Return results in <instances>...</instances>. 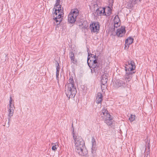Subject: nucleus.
<instances>
[{
    "label": "nucleus",
    "mask_w": 157,
    "mask_h": 157,
    "mask_svg": "<svg viewBox=\"0 0 157 157\" xmlns=\"http://www.w3.org/2000/svg\"><path fill=\"white\" fill-rule=\"evenodd\" d=\"M73 139L75 144V150L79 155H84L85 154L83 152V149L85 147V143L80 136H79L73 132Z\"/></svg>",
    "instance_id": "1"
},
{
    "label": "nucleus",
    "mask_w": 157,
    "mask_h": 157,
    "mask_svg": "<svg viewBox=\"0 0 157 157\" xmlns=\"http://www.w3.org/2000/svg\"><path fill=\"white\" fill-rule=\"evenodd\" d=\"M74 81L72 77H70L66 85L65 90V94L68 98H73L77 93Z\"/></svg>",
    "instance_id": "2"
},
{
    "label": "nucleus",
    "mask_w": 157,
    "mask_h": 157,
    "mask_svg": "<svg viewBox=\"0 0 157 157\" xmlns=\"http://www.w3.org/2000/svg\"><path fill=\"white\" fill-rule=\"evenodd\" d=\"M130 74L127 72L126 73L124 78L117 80L115 82L114 86L116 88L121 87L125 88L126 86H128L129 82L132 79V77Z\"/></svg>",
    "instance_id": "3"
},
{
    "label": "nucleus",
    "mask_w": 157,
    "mask_h": 157,
    "mask_svg": "<svg viewBox=\"0 0 157 157\" xmlns=\"http://www.w3.org/2000/svg\"><path fill=\"white\" fill-rule=\"evenodd\" d=\"M89 55L87 62L88 66L91 68V72L92 73H98L100 71V67L98 65V60L94 59L92 61L90 60H89L90 59V57L89 58Z\"/></svg>",
    "instance_id": "4"
},
{
    "label": "nucleus",
    "mask_w": 157,
    "mask_h": 157,
    "mask_svg": "<svg viewBox=\"0 0 157 157\" xmlns=\"http://www.w3.org/2000/svg\"><path fill=\"white\" fill-rule=\"evenodd\" d=\"M79 11L77 9L71 10L68 15V21L71 23H73L75 22L76 20V17L78 15Z\"/></svg>",
    "instance_id": "5"
},
{
    "label": "nucleus",
    "mask_w": 157,
    "mask_h": 157,
    "mask_svg": "<svg viewBox=\"0 0 157 157\" xmlns=\"http://www.w3.org/2000/svg\"><path fill=\"white\" fill-rule=\"evenodd\" d=\"M128 65H126L125 67L126 73L127 72L129 73V74H130L131 76L132 77V74L135 72L133 71L136 68L135 63L132 60L130 62H128Z\"/></svg>",
    "instance_id": "6"
},
{
    "label": "nucleus",
    "mask_w": 157,
    "mask_h": 157,
    "mask_svg": "<svg viewBox=\"0 0 157 157\" xmlns=\"http://www.w3.org/2000/svg\"><path fill=\"white\" fill-rule=\"evenodd\" d=\"M90 28L91 32L98 33L99 31L100 26L98 22H94L90 25Z\"/></svg>",
    "instance_id": "7"
},
{
    "label": "nucleus",
    "mask_w": 157,
    "mask_h": 157,
    "mask_svg": "<svg viewBox=\"0 0 157 157\" xmlns=\"http://www.w3.org/2000/svg\"><path fill=\"white\" fill-rule=\"evenodd\" d=\"M126 31L125 27L121 26V29H117L116 34L118 37H122L125 34Z\"/></svg>",
    "instance_id": "8"
},
{
    "label": "nucleus",
    "mask_w": 157,
    "mask_h": 157,
    "mask_svg": "<svg viewBox=\"0 0 157 157\" xmlns=\"http://www.w3.org/2000/svg\"><path fill=\"white\" fill-rule=\"evenodd\" d=\"M108 74H103L101 76V84L102 86H104L103 88H104L107 85V82L108 81Z\"/></svg>",
    "instance_id": "9"
},
{
    "label": "nucleus",
    "mask_w": 157,
    "mask_h": 157,
    "mask_svg": "<svg viewBox=\"0 0 157 157\" xmlns=\"http://www.w3.org/2000/svg\"><path fill=\"white\" fill-rule=\"evenodd\" d=\"M15 108L14 106V105H13V106H9V108L8 110V112H9L8 116L9 118V121L8 122V123H9L10 121V118L13 116V114L14 110Z\"/></svg>",
    "instance_id": "10"
},
{
    "label": "nucleus",
    "mask_w": 157,
    "mask_h": 157,
    "mask_svg": "<svg viewBox=\"0 0 157 157\" xmlns=\"http://www.w3.org/2000/svg\"><path fill=\"white\" fill-rule=\"evenodd\" d=\"M103 96L101 93H98L96 97V102L98 104L101 103L102 100Z\"/></svg>",
    "instance_id": "11"
},
{
    "label": "nucleus",
    "mask_w": 157,
    "mask_h": 157,
    "mask_svg": "<svg viewBox=\"0 0 157 157\" xmlns=\"http://www.w3.org/2000/svg\"><path fill=\"white\" fill-rule=\"evenodd\" d=\"M103 120H104L105 122L107 125L109 126L112 125V117L111 116L109 117V118H105V119H104Z\"/></svg>",
    "instance_id": "12"
},
{
    "label": "nucleus",
    "mask_w": 157,
    "mask_h": 157,
    "mask_svg": "<svg viewBox=\"0 0 157 157\" xmlns=\"http://www.w3.org/2000/svg\"><path fill=\"white\" fill-rule=\"evenodd\" d=\"M70 57L72 63L76 64L77 63V60L75 59L74 54L72 52H71L70 53Z\"/></svg>",
    "instance_id": "13"
},
{
    "label": "nucleus",
    "mask_w": 157,
    "mask_h": 157,
    "mask_svg": "<svg viewBox=\"0 0 157 157\" xmlns=\"http://www.w3.org/2000/svg\"><path fill=\"white\" fill-rule=\"evenodd\" d=\"M134 39L131 37H129L125 40V44L129 46L131 44L133 41Z\"/></svg>",
    "instance_id": "14"
},
{
    "label": "nucleus",
    "mask_w": 157,
    "mask_h": 157,
    "mask_svg": "<svg viewBox=\"0 0 157 157\" xmlns=\"http://www.w3.org/2000/svg\"><path fill=\"white\" fill-rule=\"evenodd\" d=\"M57 7V9H56L55 10V11L54 13V14H55L56 15H57V11H58V13H59L61 12V11L63 12V8H61V6L60 5H59Z\"/></svg>",
    "instance_id": "15"
},
{
    "label": "nucleus",
    "mask_w": 157,
    "mask_h": 157,
    "mask_svg": "<svg viewBox=\"0 0 157 157\" xmlns=\"http://www.w3.org/2000/svg\"><path fill=\"white\" fill-rule=\"evenodd\" d=\"M101 114L100 115L101 116V117L103 119H105L106 117L104 115L105 114H107V113L108 112V110L105 109V108L103 109L101 111Z\"/></svg>",
    "instance_id": "16"
},
{
    "label": "nucleus",
    "mask_w": 157,
    "mask_h": 157,
    "mask_svg": "<svg viewBox=\"0 0 157 157\" xmlns=\"http://www.w3.org/2000/svg\"><path fill=\"white\" fill-rule=\"evenodd\" d=\"M63 14V12L61 11V12H60L59 13L58 16H56V17H55L54 18V20H56V19L58 20H62V15Z\"/></svg>",
    "instance_id": "17"
},
{
    "label": "nucleus",
    "mask_w": 157,
    "mask_h": 157,
    "mask_svg": "<svg viewBox=\"0 0 157 157\" xmlns=\"http://www.w3.org/2000/svg\"><path fill=\"white\" fill-rule=\"evenodd\" d=\"M114 24H116L117 23H120L119 22L120 20L119 17L118 15L116 16L113 19Z\"/></svg>",
    "instance_id": "18"
},
{
    "label": "nucleus",
    "mask_w": 157,
    "mask_h": 157,
    "mask_svg": "<svg viewBox=\"0 0 157 157\" xmlns=\"http://www.w3.org/2000/svg\"><path fill=\"white\" fill-rule=\"evenodd\" d=\"M102 8H100L97 9L96 12L98 15L101 16L102 15Z\"/></svg>",
    "instance_id": "19"
},
{
    "label": "nucleus",
    "mask_w": 157,
    "mask_h": 157,
    "mask_svg": "<svg viewBox=\"0 0 157 157\" xmlns=\"http://www.w3.org/2000/svg\"><path fill=\"white\" fill-rule=\"evenodd\" d=\"M92 147H96V143L94 137H92Z\"/></svg>",
    "instance_id": "20"
},
{
    "label": "nucleus",
    "mask_w": 157,
    "mask_h": 157,
    "mask_svg": "<svg viewBox=\"0 0 157 157\" xmlns=\"http://www.w3.org/2000/svg\"><path fill=\"white\" fill-rule=\"evenodd\" d=\"M135 116L131 114L130 117L129 118V119L131 122H132L135 120Z\"/></svg>",
    "instance_id": "21"
},
{
    "label": "nucleus",
    "mask_w": 157,
    "mask_h": 157,
    "mask_svg": "<svg viewBox=\"0 0 157 157\" xmlns=\"http://www.w3.org/2000/svg\"><path fill=\"white\" fill-rule=\"evenodd\" d=\"M95 148L92 147V153L93 154L92 157H93V156L94 157H96V154H95Z\"/></svg>",
    "instance_id": "22"
},
{
    "label": "nucleus",
    "mask_w": 157,
    "mask_h": 157,
    "mask_svg": "<svg viewBox=\"0 0 157 157\" xmlns=\"http://www.w3.org/2000/svg\"><path fill=\"white\" fill-rule=\"evenodd\" d=\"M84 23V24H85V23H87V22H83V23L82 22V21L81 22V23H80V24L79 25V26H82V25H83V26H82V28L84 29H85L86 28H87V26L86 25H85L84 26L83 25V24Z\"/></svg>",
    "instance_id": "23"
},
{
    "label": "nucleus",
    "mask_w": 157,
    "mask_h": 157,
    "mask_svg": "<svg viewBox=\"0 0 157 157\" xmlns=\"http://www.w3.org/2000/svg\"><path fill=\"white\" fill-rule=\"evenodd\" d=\"M109 5L110 6L112 7L113 6L114 2V0H108Z\"/></svg>",
    "instance_id": "24"
},
{
    "label": "nucleus",
    "mask_w": 157,
    "mask_h": 157,
    "mask_svg": "<svg viewBox=\"0 0 157 157\" xmlns=\"http://www.w3.org/2000/svg\"><path fill=\"white\" fill-rule=\"evenodd\" d=\"M12 98L11 96H10V102H9V106H13V105H14V104H13L12 103Z\"/></svg>",
    "instance_id": "25"
},
{
    "label": "nucleus",
    "mask_w": 157,
    "mask_h": 157,
    "mask_svg": "<svg viewBox=\"0 0 157 157\" xmlns=\"http://www.w3.org/2000/svg\"><path fill=\"white\" fill-rule=\"evenodd\" d=\"M91 57L92 58H94V59L98 60V57L96 56V54L94 55L93 54H91Z\"/></svg>",
    "instance_id": "26"
},
{
    "label": "nucleus",
    "mask_w": 157,
    "mask_h": 157,
    "mask_svg": "<svg viewBox=\"0 0 157 157\" xmlns=\"http://www.w3.org/2000/svg\"><path fill=\"white\" fill-rule=\"evenodd\" d=\"M55 20L56 21V25H58L60 24V22L62 21V20H60L56 19V20Z\"/></svg>",
    "instance_id": "27"
},
{
    "label": "nucleus",
    "mask_w": 157,
    "mask_h": 157,
    "mask_svg": "<svg viewBox=\"0 0 157 157\" xmlns=\"http://www.w3.org/2000/svg\"><path fill=\"white\" fill-rule=\"evenodd\" d=\"M57 145H53L52 147V150H53L54 151H56V150L57 149V147H56Z\"/></svg>",
    "instance_id": "28"
},
{
    "label": "nucleus",
    "mask_w": 157,
    "mask_h": 157,
    "mask_svg": "<svg viewBox=\"0 0 157 157\" xmlns=\"http://www.w3.org/2000/svg\"><path fill=\"white\" fill-rule=\"evenodd\" d=\"M56 69H57L59 70L60 67L59 63L57 61H56Z\"/></svg>",
    "instance_id": "29"
},
{
    "label": "nucleus",
    "mask_w": 157,
    "mask_h": 157,
    "mask_svg": "<svg viewBox=\"0 0 157 157\" xmlns=\"http://www.w3.org/2000/svg\"><path fill=\"white\" fill-rule=\"evenodd\" d=\"M107 114H105L104 115L105 116V117H106V118H109V117H110L111 116L110 115L108 111L107 113Z\"/></svg>",
    "instance_id": "30"
},
{
    "label": "nucleus",
    "mask_w": 157,
    "mask_h": 157,
    "mask_svg": "<svg viewBox=\"0 0 157 157\" xmlns=\"http://www.w3.org/2000/svg\"><path fill=\"white\" fill-rule=\"evenodd\" d=\"M102 10H103L102 11V15L103 16H107L105 12V10L104 8L103 9L102 8Z\"/></svg>",
    "instance_id": "31"
},
{
    "label": "nucleus",
    "mask_w": 157,
    "mask_h": 157,
    "mask_svg": "<svg viewBox=\"0 0 157 157\" xmlns=\"http://www.w3.org/2000/svg\"><path fill=\"white\" fill-rule=\"evenodd\" d=\"M60 0H56V6H59V3Z\"/></svg>",
    "instance_id": "32"
},
{
    "label": "nucleus",
    "mask_w": 157,
    "mask_h": 157,
    "mask_svg": "<svg viewBox=\"0 0 157 157\" xmlns=\"http://www.w3.org/2000/svg\"><path fill=\"white\" fill-rule=\"evenodd\" d=\"M120 25V23H117L116 24H114V28H117L118 27H119Z\"/></svg>",
    "instance_id": "33"
},
{
    "label": "nucleus",
    "mask_w": 157,
    "mask_h": 157,
    "mask_svg": "<svg viewBox=\"0 0 157 157\" xmlns=\"http://www.w3.org/2000/svg\"><path fill=\"white\" fill-rule=\"evenodd\" d=\"M71 129H72V136H73V132H75V131H74V127H73V123L72 124V125H71Z\"/></svg>",
    "instance_id": "34"
},
{
    "label": "nucleus",
    "mask_w": 157,
    "mask_h": 157,
    "mask_svg": "<svg viewBox=\"0 0 157 157\" xmlns=\"http://www.w3.org/2000/svg\"><path fill=\"white\" fill-rule=\"evenodd\" d=\"M59 75V74L58 73H56V77L57 79L58 80V79H59V78L58 77Z\"/></svg>",
    "instance_id": "35"
},
{
    "label": "nucleus",
    "mask_w": 157,
    "mask_h": 157,
    "mask_svg": "<svg viewBox=\"0 0 157 157\" xmlns=\"http://www.w3.org/2000/svg\"><path fill=\"white\" fill-rule=\"evenodd\" d=\"M59 70L57 69H56V73H58V74H59Z\"/></svg>",
    "instance_id": "36"
},
{
    "label": "nucleus",
    "mask_w": 157,
    "mask_h": 157,
    "mask_svg": "<svg viewBox=\"0 0 157 157\" xmlns=\"http://www.w3.org/2000/svg\"><path fill=\"white\" fill-rule=\"evenodd\" d=\"M127 44H126L125 43V48L126 47H127Z\"/></svg>",
    "instance_id": "37"
},
{
    "label": "nucleus",
    "mask_w": 157,
    "mask_h": 157,
    "mask_svg": "<svg viewBox=\"0 0 157 157\" xmlns=\"http://www.w3.org/2000/svg\"><path fill=\"white\" fill-rule=\"evenodd\" d=\"M148 149H150V147H149V146H148Z\"/></svg>",
    "instance_id": "38"
},
{
    "label": "nucleus",
    "mask_w": 157,
    "mask_h": 157,
    "mask_svg": "<svg viewBox=\"0 0 157 157\" xmlns=\"http://www.w3.org/2000/svg\"><path fill=\"white\" fill-rule=\"evenodd\" d=\"M102 87H102V86H101V89H102Z\"/></svg>",
    "instance_id": "39"
}]
</instances>
